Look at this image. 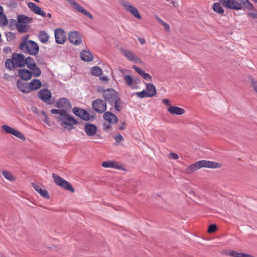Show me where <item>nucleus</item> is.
<instances>
[{"label": "nucleus", "mask_w": 257, "mask_h": 257, "mask_svg": "<svg viewBox=\"0 0 257 257\" xmlns=\"http://www.w3.org/2000/svg\"><path fill=\"white\" fill-rule=\"evenodd\" d=\"M52 114H57L56 118L60 126L64 129L72 130L74 125L77 124V121L65 110L52 109L51 110Z\"/></svg>", "instance_id": "obj_1"}, {"label": "nucleus", "mask_w": 257, "mask_h": 257, "mask_svg": "<svg viewBox=\"0 0 257 257\" xmlns=\"http://www.w3.org/2000/svg\"><path fill=\"white\" fill-rule=\"evenodd\" d=\"M220 2L224 7L230 9H253V5L248 0H220Z\"/></svg>", "instance_id": "obj_2"}, {"label": "nucleus", "mask_w": 257, "mask_h": 257, "mask_svg": "<svg viewBox=\"0 0 257 257\" xmlns=\"http://www.w3.org/2000/svg\"><path fill=\"white\" fill-rule=\"evenodd\" d=\"M221 166V164L215 162L201 160L197 161L188 167L185 170V172L187 174H190L202 167L208 168H219Z\"/></svg>", "instance_id": "obj_3"}, {"label": "nucleus", "mask_w": 257, "mask_h": 257, "mask_svg": "<svg viewBox=\"0 0 257 257\" xmlns=\"http://www.w3.org/2000/svg\"><path fill=\"white\" fill-rule=\"evenodd\" d=\"M20 48L27 52L31 55H36L39 52V48L38 44L32 40H25L20 45Z\"/></svg>", "instance_id": "obj_4"}, {"label": "nucleus", "mask_w": 257, "mask_h": 257, "mask_svg": "<svg viewBox=\"0 0 257 257\" xmlns=\"http://www.w3.org/2000/svg\"><path fill=\"white\" fill-rule=\"evenodd\" d=\"M52 177L54 179L55 183L61 187L65 189L66 190H68L71 192H74V189L72 186L71 184L67 181L64 180L60 176L53 173Z\"/></svg>", "instance_id": "obj_5"}, {"label": "nucleus", "mask_w": 257, "mask_h": 257, "mask_svg": "<svg viewBox=\"0 0 257 257\" xmlns=\"http://www.w3.org/2000/svg\"><path fill=\"white\" fill-rule=\"evenodd\" d=\"M120 4L124 8V9L128 13L131 14L134 17L139 20L142 19V16L138 12L137 9L132 5L130 3L125 2L124 0H121Z\"/></svg>", "instance_id": "obj_6"}, {"label": "nucleus", "mask_w": 257, "mask_h": 257, "mask_svg": "<svg viewBox=\"0 0 257 257\" xmlns=\"http://www.w3.org/2000/svg\"><path fill=\"white\" fill-rule=\"evenodd\" d=\"M121 53L129 61L135 63L143 64V62L141 58L137 56L135 53L130 50L124 48H120Z\"/></svg>", "instance_id": "obj_7"}, {"label": "nucleus", "mask_w": 257, "mask_h": 257, "mask_svg": "<svg viewBox=\"0 0 257 257\" xmlns=\"http://www.w3.org/2000/svg\"><path fill=\"white\" fill-rule=\"evenodd\" d=\"M2 130L7 134H11L19 138L20 140L24 141L25 137L24 135L15 128L9 126L8 125L4 124L2 126Z\"/></svg>", "instance_id": "obj_8"}, {"label": "nucleus", "mask_w": 257, "mask_h": 257, "mask_svg": "<svg viewBox=\"0 0 257 257\" xmlns=\"http://www.w3.org/2000/svg\"><path fill=\"white\" fill-rule=\"evenodd\" d=\"M104 122L103 123V130L105 132L110 131L112 123V113L107 111L103 114Z\"/></svg>", "instance_id": "obj_9"}, {"label": "nucleus", "mask_w": 257, "mask_h": 257, "mask_svg": "<svg viewBox=\"0 0 257 257\" xmlns=\"http://www.w3.org/2000/svg\"><path fill=\"white\" fill-rule=\"evenodd\" d=\"M93 109L98 113H102L106 109V104L105 101L101 99H96L92 103Z\"/></svg>", "instance_id": "obj_10"}, {"label": "nucleus", "mask_w": 257, "mask_h": 257, "mask_svg": "<svg viewBox=\"0 0 257 257\" xmlns=\"http://www.w3.org/2000/svg\"><path fill=\"white\" fill-rule=\"evenodd\" d=\"M12 56L14 62V65L16 68L23 67L25 66V62H26V60L24 55L14 53L13 54Z\"/></svg>", "instance_id": "obj_11"}, {"label": "nucleus", "mask_w": 257, "mask_h": 257, "mask_svg": "<svg viewBox=\"0 0 257 257\" xmlns=\"http://www.w3.org/2000/svg\"><path fill=\"white\" fill-rule=\"evenodd\" d=\"M38 96L45 103L49 104L52 103V102H50V98L52 97V94L50 91H49L48 89H41L38 92Z\"/></svg>", "instance_id": "obj_12"}, {"label": "nucleus", "mask_w": 257, "mask_h": 257, "mask_svg": "<svg viewBox=\"0 0 257 257\" xmlns=\"http://www.w3.org/2000/svg\"><path fill=\"white\" fill-rule=\"evenodd\" d=\"M69 4L77 11L86 16L91 19H93L92 15L83 8H82L78 3L76 2L74 0H67Z\"/></svg>", "instance_id": "obj_13"}, {"label": "nucleus", "mask_w": 257, "mask_h": 257, "mask_svg": "<svg viewBox=\"0 0 257 257\" xmlns=\"http://www.w3.org/2000/svg\"><path fill=\"white\" fill-rule=\"evenodd\" d=\"M55 106L60 110L66 111L71 108V106L67 99L61 98L59 99L55 103Z\"/></svg>", "instance_id": "obj_14"}, {"label": "nucleus", "mask_w": 257, "mask_h": 257, "mask_svg": "<svg viewBox=\"0 0 257 257\" xmlns=\"http://www.w3.org/2000/svg\"><path fill=\"white\" fill-rule=\"evenodd\" d=\"M32 186L42 197L47 199L50 198L49 192L44 186L34 183L32 184Z\"/></svg>", "instance_id": "obj_15"}, {"label": "nucleus", "mask_w": 257, "mask_h": 257, "mask_svg": "<svg viewBox=\"0 0 257 257\" xmlns=\"http://www.w3.org/2000/svg\"><path fill=\"white\" fill-rule=\"evenodd\" d=\"M55 37L56 42L59 44H64L66 40L65 33L61 29H58L55 31Z\"/></svg>", "instance_id": "obj_16"}, {"label": "nucleus", "mask_w": 257, "mask_h": 257, "mask_svg": "<svg viewBox=\"0 0 257 257\" xmlns=\"http://www.w3.org/2000/svg\"><path fill=\"white\" fill-rule=\"evenodd\" d=\"M68 40L70 43L78 45L82 42L81 36L77 32L73 31L69 33L68 35Z\"/></svg>", "instance_id": "obj_17"}, {"label": "nucleus", "mask_w": 257, "mask_h": 257, "mask_svg": "<svg viewBox=\"0 0 257 257\" xmlns=\"http://www.w3.org/2000/svg\"><path fill=\"white\" fill-rule=\"evenodd\" d=\"M73 112L76 115L84 120H88L90 119L89 113L83 109L74 107L73 108Z\"/></svg>", "instance_id": "obj_18"}, {"label": "nucleus", "mask_w": 257, "mask_h": 257, "mask_svg": "<svg viewBox=\"0 0 257 257\" xmlns=\"http://www.w3.org/2000/svg\"><path fill=\"white\" fill-rule=\"evenodd\" d=\"M1 173L5 179L10 182H15L17 179L16 175L7 170H2Z\"/></svg>", "instance_id": "obj_19"}, {"label": "nucleus", "mask_w": 257, "mask_h": 257, "mask_svg": "<svg viewBox=\"0 0 257 257\" xmlns=\"http://www.w3.org/2000/svg\"><path fill=\"white\" fill-rule=\"evenodd\" d=\"M28 7L34 13L40 15L42 17H45L46 13L45 12L42 10V9L35 4L32 2H29L28 4Z\"/></svg>", "instance_id": "obj_20"}, {"label": "nucleus", "mask_w": 257, "mask_h": 257, "mask_svg": "<svg viewBox=\"0 0 257 257\" xmlns=\"http://www.w3.org/2000/svg\"><path fill=\"white\" fill-rule=\"evenodd\" d=\"M114 102V108L118 111H120L121 109V101L119 97L118 93L113 89V101Z\"/></svg>", "instance_id": "obj_21"}, {"label": "nucleus", "mask_w": 257, "mask_h": 257, "mask_svg": "<svg viewBox=\"0 0 257 257\" xmlns=\"http://www.w3.org/2000/svg\"><path fill=\"white\" fill-rule=\"evenodd\" d=\"M168 111L171 114L182 115L185 112L184 109L176 106H170L167 108Z\"/></svg>", "instance_id": "obj_22"}, {"label": "nucleus", "mask_w": 257, "mask_h": 257, "mask_svg": "<svg viewBox=\"0 0 257 257\" xmlns=\"http://www.w3.org/2000/svg\"><path fill=\"white\" fill-rule=\"evenodd\" d=\"M84 130L88 136H93L96 133L97 127L95 125L87 123L85 125Z\"/></svg>", "instance_id": "obj_23"}, {"label": "nucleus", "mask_w": 257, "mask_h": 257, "mask_svg": "<svg viewBox=\"0 0 257 257\" xmlns=\"http://www.w3.org/2000/svg\"><path fill=\"white\" fill-rule=\"evenodd\" d=\"M19 75L25 80H28L32 77V73L27 69H24L19 71Z\"/></svg>", "instance_id": "obj_24"}, {"label": "nucleus", "mask_w": 257, "mask_h": 257, "mask_svg": "<svg viewBox=\"0 0 257 257\" xmlns=\"http://www.w3.org/2000/svg\"><path fill=\"white\" fill-rule=\"evenodd\" d=\"M81 58L82 60L86 62H90L93 60V56L89 51H82L80 54Z\"/></svg>", "instance_id": "obj_25"}, {"label": "nucleus", "mask_w": 257, "mask_h": 257, "mask_svg": "<svg viewBox=\"0 0 257 257\" xmlns=\"http://www.w3.org/2000/svg\"><path fill=\"white\" fill-rule=\"evenodd\" d=\"M226 254L232 257H254L248 254L243 252H238L232 250L228 251Z\"/></svg>", "instance_id": "obj_26"}, {"label": "nucleus", "mask_w": 257, "mask_h": 257, "mask_svg": "<svg viewBox=\"0 0 257 257\" xmlns=\"http://www.w3.org/2000/svg\"><path fill=\"white\" fill-rule=\"evenodd\" d=\"M41 86V81L37 79L32 80L29 84L30 90L38 89Z\"/></svg>", "instance_id": "obj_27"}, {"label": "nucleus", "mask_w": 257, "mask_h": 257, "mask_svg": "<svg viewBox=\"0 0 257 257\" xmlns=\"http://www.w3.org/2000/svg\"><path fill=\"white\" fill-rule=\"evenodd\" d=\"M222 6H223L220 1L218 3H214L212 6V9L213 10L218 14L223 15L224 10L222 8Z\"/></svg>", "instance_id": "obj_28"}, {"label": "nucleus", "mask_w": 257, "mask_h": 257, "mask_svg": "<svg viewBox=\"0 0 257 257\" xmlns=\"http://www.w3.org/2000/svg\"><path fill=\"white\" fill-rule=\"evenodd\" d=\"M147 92L150 95V97H153L156 94V89L155 86L151 83L146 84Z\"/></svg>", "instance_id": "obj_29"}, {"label": "nucleus", "mask_w": 257, "mask_h": 257, "mask_svg": "<svg viewBox=\"0 0 257 257\" xmlns=\"http://www.w3.org/2000/svg\"><path fill=\"white\" fill-rule=\"evenodd\" d=\"M39 40L43 43H47L49 39V35L45 31H40L38 34Z\"/></svg>", "instance_id": "obj_30"}, {"label": "nucleus", "mask_w": 257, "mask_h": 257, "mask_svg": "<svg viewBox=\"0 0 257 257\" xmlns=\"http://www.w3.org/2000/svg\"><path fill=\"white\" fill-rule=\"evenodd\" d=\"M103 96L106 100L110 101L112 99V91L111 89H107L103 90Z\"/></svg>", "instance_id": "obj_31"}, {"label": "nucleus", "mask_w": 257, "mask_h": 257, "mask_svg": "<svg viewBox=\"0 0 257 257\" xmlns=\"http://www.w3.org/2000/svg\"><path fill=\"white\" fill-rule=\"evenodd\" d=\"M102 73V69L97 66L93 67L91 69V74L93 76H99Z\"/></svg>", "instance_id": "obj_32"}, {"label": "nucleus", "mask_w": 257, "mask_h": 257, "mask_svg": "<svg viewBox=\"0 0 257 257\" xmlns=\"http://www.w3.org/2000/svg\"><path fill=\"white\" fill-rule=\"evenodd\" d=\"M29 28V26L27 24L19 23L17 25V29L18 31L21 33L26 32Z\"/></svg>", "instance_id": "obj_33"}, {"label": "nucleus", "mask_w": 257, "mask_h": 257, "mask_svg": "<svg viewBox=\"0 0 257 257\" xmlns=\"http://www.w3.org/2000/svg\"><path fill=\"white\" fill-rule=\"evenodd\" d=\"M5 67L7 69L11 70L14 68H16L15 65H14V62L13 60V58L12 59H7L5 61Z\"/></svg>", "instance_id": "obj_34"}, {"label": "nucleus", "mask_w": 257, "mask_h": 257, "mask_svg": "<svg viewBox=\"0 0 257 257\" xmlns=\"http://www.w3.org/2000/svg\"><path fill=\"white\" fill-rule=\"evenodd\" d=\"M26 62H25V65H27V67L30 69H32L33 67L35 66L36 64H35L34 59L30 57H28L27 58H25Z\"/></svg>", "instance_id": "obj_35"}, {"label": "nucleus", "mask_w": 257, "mask_h": 257, "mask_svg": "<svg viewBox=\"0 0 257 257\" xmlns=\"http://www.w3.org/2000/svg\"><path fill=\"white\" fill-rule=\"evenodd\" d=\"M32 20L25 15H21L18 16V22L19 23L27 24Z\"/></svg>", "instance_id": "obj_36"}, {"label": "nucleus", "mask_w": 257, "mask_h": 257, "mask_svg": "<svg viewBox=\"0 0 257 257\" xmlns=\"http://www.w3.org/2000/svg\"><path fill=\"white\" fill-rule=\"evenodd\" d=\"M17 85L19 89L23 92H29L30 89L29 86L28 87L26 84L22 83L20 82H18Z\"/></svg>", "instance_id": "obj_37"}, {"label": "nucleus", "mask_w": 257, "mask_h": 257, "mask_svg": "<svg viewBox=\"0 0 257 257\" xmlns=\"http://www.w3.org/2000/svg\"><path fill=\"white\" fill-rule=\"evenodd\" d=\"M123 79L127 85H128L131 88H134L133 83L134 82V81L133 80V78L130 75H127L124 76Z\"/></svg>", "instance_id": "obj_38"}, {"label": "nucleus", "mask_w": 257, "mask_h": 257, "mask_svg": "<svg viewBox=\"0 0 257 257\" xmlns=\"http://www.w3.org/2000/svg\"><path fill=\"white\" fill-rule=\"evenodd\" d=\"M248 80L253 90L257 93V80L252 77H249Z\"/></svg>", "instance_id": "obj_39"}, {"label": "nucleus", "mask_w": 257, "mask_h": 257, "mask_svg": "<svg viewBox=\"0 0 257 257\" xmlns=\"http://www.w3.org/2000/svg\"><path fill=\"white\" fill-rule=\"evenodd\" d=\"M30 70H32V73L35 77H38L41 75V71L37 65L33 67Z\"/></svg>", "instance_id": "obj_40"}, {"label": "nucleus", "mask_w": 257, "mask_h": 257, "mask_svg": "<svg viewBox=\"0 0 257 257\" xmlns=\"http://www.w3.org/2000/svg\"><path fill=\"white\" fill-rule=\"evenodd\" d=\"M138 97L144 98L146 97H150L148 92L145 90L141 92H136L134 93Z\"/></svg>", "instance_id": "obj_41"}, {"label": "nucleus", "mask_w": 257, "mask_h": 257, "mask_svg": "<svg viewBox=\"0 0 257 257\" xmlns=\"http://www.w3.org/2000/svg\"><path fill=\"white\" fill-rule=\"evenodd\" d=\"M8 20L6 15L3 13L0 15V24L6 26L8 24Z\"/></svg>", "instance_id": "obj_42"}, {"label": "nucleus", "mask_w": 257, "mask_h": 257, "mask_svg": "<svg viewBox=\"0 0 257 257\" xmlns=\"http://www.w3.org/2000/svg\"><path fill=\"white\" fill-rule=\"evenodd\" d=\"M249 11H252V12H248L247 15L251 17L252 19L257 18V10L254 9L253 6V9H250Z\"/></svg>", "instance_id": "obj_43"}, {"label": "nucleus", "mask_w": 257, "mask_h": 257, "mask_svg": "<svg viewBox=\"0 0 257 257\" xmlns=\"http://www.w3.org/2000/svg\"><path fill=\"white\" fill-rule=\"evenodd\" d=\"M113 169H117L120 170H125L124 167L116 162L113 161Z\"/></svg>", "instance_id": "obj_44"}, {"label": "nucleus", "mask_w": 257, "mask_h": 257, "mask_svg": "<svg viewBox=\"0 0 257 257\" xmlns=\"http://www.w3.org/2000/svg\"><path fill=\"white\" fill-rule=\"evenodd\" d=\"M113 138L114 139V140L116 142V143H115V145H117L119 143H120L124 141L123 138L120 134L117 135L115 137H113Z\"/></svg>", "instance_id": "obj_45"}, {"label": "nucleus", "mask_w": 257, "mask_h": 257, "mask_svg": "<svg viewBox=\"0 0 257 257\" xmlns=\"http://www.w3.org/2000/svg\"><path fill=\"white\" fill-rule=\"evenodd\" d=\"M102 166L104 168H112V161H107L102 162L101 164Z\"/></svg>", "instance_id": "obj_46"}, {"label": "nucleus", "mask_w": 257, "mask_h": 257, "mask_svg": "<svg viewBox=\"0 0 257 257\" xmlns=\"http://www.w3.org/2000/svg\"><path fill=\"white\" fill-rule=\"evenodd\" d=\"M7 5L10 8H16L17 3L15 0H9L7 3Z\"/></svg>", "instance_id": "obj_47"}, {"label": "nucleus", "mask_w": 257, "mask_h": 257, "mask_svg": "<svg viewBox=\"0 0 257 257\" xmlns=\"http://www.w3.org/2000/svg\"><path fill=\"white\" fill-rule=\"evenodd\" d=\"M145 80L148 81H152V77L150 76V75L148 73H146L144 72L141 75Z\"/></svg>", "instance_id": "obj_48"}, {"label": "nucleus", "mask_w": 257, "mask_h": 257, "mask_svg": "<svg viewBox=\"0 0 257 257\" xmlns=\"http://www.w3.org/2000/svg\"><path fill=\"white\" fill-rule=\"evenodd\" d=\"M217 229L216 225L214 224H210L208 228V232L209 233H213Z\"/></svg>", "instance_id": "obj_49"}, {"label": "nucleus", "mask_w": 257, "mask_h": 257, "mask_svg": "<svg viewBox=\"0 0 257 257\" xmlns=\"http://www.w3.org/2000/svg\"><path fill=\"white\" fill-rule=\"evenodd\" d=\"M133 68L135 70V71L140 75H141L145 71L142 70L139 67L136 66V65H133Z\"/></svg>", "instance_id": "obj_50"}, {"label": "nucleus", "mask_w": 257, "mask_h": 257, "mask_svg": "<svg viewBox=\"0 0 257 257\" xmlns=\"http://www.w3.org/2000/svg\"><path fill=\"white\" fill-rule=\"evenodd\" d=\"M169 156L170 158H172L174 160H177L178 159H179V156L177 154L174 153H171L169 154Z\"/></svg>", "instance_id": "obj_51"}, {"label": "nucleus", "mask_w": 257, "mask_h": 257, "mask_svg": "<svg viewBox=\"0 0 257 257\" xmlns=\"http://www.w3.org/2000/svg\"><path fill=\"white\" fill-rule=\"evenodd\" d=\"M162 25L164 26V29L166 31H167V32L170 31V26L168 24H167L166 23H165L164 22Z\"/></svg>", "instance_id": "obj_52"}, {"label": "nucleus", "mask_w": 257, "mask_h": 257, "mask_svg": "<svg viewBox=\"0 0 257 257\" xmlns=\"http://www.w3.org/2000/svg\"><path fill=\"white\" fill-rule=\"evenodd\" d=\"M162 102H163V103H164L165 104H166V105H167L169 106V107H170V106H171V104H170V101H169V99H163L162 100Z\"/></svg>", "instance_id": "obj_53"}, {"label": "nucleus", "mask_w": 257, "mask_h": 257, "mask_svg": "<svg viewBox=\"0 0 257 257\" xmlns=\"http://www.w3.org/2000/svg\"><path fill=\"white\" fill-rule=\"evenodd\" d=\"M166 1L170 2L174 7H177L178 6L177 4L174 2V0H166Z\"/></svg>", "instance_id": "obj_54"}, {"label": "nucleus", "mask_w": 257, "mask_h": 257, "mask_svg": "<svg viewBox=\"0 0 257 257\" xmlns=\"http://www.w3.org/2000/svg\"><path fill=\"white\" fill-rule=\"evenodd\" d=\"M125 123L124 122H122L121 123V125L118 127V129L120 130H124L125 128Z\"/></svg>", "instance_id": "obj_55"}, {"label": "nucleus", "mask_w": 257, "mask_h": 257, "mask_svg": "<svg viewBox=\"0 0 257 257\" xmlns=\"http://www.w3.org/2000/svg\"><path fill=\"white\" fill-rule=\"evenodd\" d=\"M6 36L8 37V38H13L14 37V35L13 33L12 32H8L6 34Z\"/></svg>", "instance_id": "obj_56"}, {"label": "nucleus", "mask_w": 257, "mask_h": 257, "mask_svg": "<svg viewBox=\"0 0 257 257\" xmlns=\"http://www.w3.org/2000/svg\"><path fill=\"white\" fill-rule=\"evenodd\" d=\"M100 79L101 80L104 81H108V79L107 76H100L99 77Z\"/></svg>", "instance_id": "obj_57"}, {"label": "nucleus", "mask_w": 257, "mask_h": 257, "mask_svg": "<svg viewBox=\"0 0 257 257\" xmlns=\"http://www.w3.org/2000/svg\"><path fill=\"white\" fill-rule=\"evenodd\" d=\"M118 122V118L115 114H113V123H116Z\"/></svg>", "instance_id": "obj_58"}, {"label": "nucleus", "mask_w": 257, "mask_h": 257, "mask_svg": "<svg viewBox=\"0 0 257 257\" xmlns=\"http://www.w3.org/2000/svg\"><path fill=\"white\" fill-rule=\"evenodd\" d=\"M139 41L143 45L145 43V40L144 38H139Z\"/></svg>", "instance_id": "obj_59"}, {"label": "nucleus", "mask_w": 257, "mask_h": 257, "mask_svg": "<svg viewBox=\"0 0 257 257\" xmlns=\"http://www.w3.org/2000/svg\"><path fill=\"white\" fill-rule=\"evenodd\" d=\"M157 20L161 24H162L164 22L163 21H162L160 18L158 17L157 18Z\"/></svg>", "instance_id": "obj_60"}, {"label": "nucleus", "mask_w": 257, "mask_h": 257, "mask_svg": "<svg viewBox=\"0 0 257 257\" xmlns=\"http://www.w3.org/2000/svg\"><path fill=\"white\" fill-rule=\"evenodd\" d=\"M4 13V9L3 8L0 6V15Z\"/></svg>", "instance_id": "obj_61"}, {"label": "nucleus", "mask_w": 257, "mask_h": 257, "mask_svg": "<svg viewBox=\"0 0 257 257\" xmlns=\"http://www.w3.org/2000/svg\"><path fill=\"white\" fill-rule=\"evenodd\" d=\"M45 122L48 125H50V123L49 122V121H48L47 119L46 118V120H45Z\"/></svg>", "instance_id": "obj_62"}, {"label": "nucleus", "mask_w": 257, "mask_h": 257, "mask_svg": "<svg viewBox=\"0 0 257 257\" xmlns=\"http://www.w3.org/2000/svg\"><path fill=\"white\" fill-rule=\"evenodd\" d=\"M253 2H254L255 3L257 4V0H252Z\"/></svg>", "instance_id": "obj_63"}, {"label": "nucleus", "mask_w": 257, "mask_h": 257, "mask_svg": "<svg viewBox=\"0 0 257 257\" xmlns=\"http://www.w3.org/2000/svg\"><path fill=\"white\" fill-rule=\"evenodd\" d=\"M48 17H49V18H51V14H48Z\"/></svg>", "instance_id": "obj_64"}]
</instances>
